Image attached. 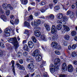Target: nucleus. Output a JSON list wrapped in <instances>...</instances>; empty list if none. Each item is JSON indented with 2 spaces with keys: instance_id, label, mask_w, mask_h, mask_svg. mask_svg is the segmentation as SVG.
Segmentation results:
<instances>
[{
  "instance_id": "7c9ffc66",
  "label": "nucleus",
  "mask_w": 77,
  "mask_h": 77,
  "mask_svg": "<svg viewBox=\"0 0 77 77\" xmlns=\"http://www.w3.org/2000/svg\"><path fill=\"white\" fill-rule=\"evenodd\" d=\"M76 35H77V33L75 31H73L71 32V35L72 36H75Z\"/></svg>"
},
{
  "instance_id": "bb28decb",
  "label": "nucleus",
  "mask_w": 77,
  "mask_h": 77,
  "mask_svg": "<svg viewBox=\"0 0 77 77\" xmlns=\"http://www.w3.org/2000/svg\"><path fill=\"white\" fill-rule=\"evenodd\" d=\"M21 1L22 4V5H27L28 1L27 0H20Z\"/></svg>"
},
{
  "instance_id": "58836bf2",
  "label": "nucleus",
  "mask_w": 77,
  "mask_h": 77,
  "mask_svg": "<svg viewBox=\"0 0 77 77\" xmlns=\"http://www.w3.org/2000/svg\"><path fill=\"white\" fill-rule=\"evenodd\" d=\"M46 4L45 1H42L40 2V5L41 6H44Z\"/></svg>"
},
{
  "instance_id": "cd10ccee",
  "label": "nucleus",
  "mask_w": 77,
  "mask_h": 77,
  "mask_svg": "<svg viewBox=\"0 0 77 77\" xmlns=\"http://www.w3.org/2000/svg\"><path fill=\"white\" fill-rule=\"evenodd\" d=\"M64 38L66 40H69L70 38V36L68 35H66L64 36Z\"/></svg>"
},
{
  "instance_id": "f3484780",
  "label": "nucleus",
  "mask_w": 77,
  "mask_h": 77,
  "mask_svg": "<svg viewBox=\"0 0 77 77\" xmlns=\"http://www.w3.org/2000/svg\"><path fill=\"white\" fill-rule=\"evenodd\" d=\"M35 57V60L37 62H40L42 59V57L41 55H37Z\"/></svg>"
},
{
  "instance_id": "4be33fe9",
  "label": "nucleus",
  "mask_w": 77,
  "mask_h": 77,
  "mask_svg": "<svg viewBox=\"0 0 77 77\" xmlns=\"http://www.w3.org/2000/svg\"><path fill=\"white\" fill-rule=\"evenodd\" d=\"M44 26L45 27L48 31H49V30H51V29H50V26H48L47 23H45L44 24Z\"/></svg>"
},
{
  "instance_id": "f704fd0d",
  "label": "nucleus",
  "mask_w": 77,
  "mask_h": 77,
  "mask_svg": "<svg viewBox=\"0 0 77 77\" xmlns=\"http://www.w3.org/2000/svg\"><path fill=\"white\" fill-rule=\"evenodd\" d=\"M33 19V16L32 15H31L29 16V17L28 19V21H32Z\"/></svg>"
},
{
  "instance_id": "c85d7f7f",
  "label": "nucleus",
  "mask_w": 77,
  "mask_h": 77,
  "mask_svg": "<svg viewBox=\"0 0 77 77\" xmlns=\"http://www.w3.org/2000/svg\"><path fill=\"white\" fill-rule=\"evenodd\" d=\"M6 46L8 50H11L12 49V46L9 44H6Z\"/></svg>"
},
{
  "instance_id": "1a4fd4ad",
  "label": "nucleus",
  "mask_w": 77,
  "mask_h": 77,
  "mask_svg": "<svg viewBox=\"0 0 77 77\" xmlns=\"http://www.w3.org/2000/svg\"><path fill=\"white\" fill-rule=\"evenodd\" d=\"M35 65L33 63H30L27 65V68L30 70L31 72H33L35 71Z\"/></svg>"
},
{
  "instance_id": "20e7f679",
  "label": "nucleus",
  "mask_w": 77,
  "mask_h": 77,
  "mask_svg": "<svg viewBox=\"0 0 77 77\" xmlns=\"http://www.w3.org/2000/svg\"><path fill=\"white\" fill-rule=\"evenodd\" d=\"M15 28H13L12 26H11L9 28H6L4 30L5 33V35L6 36H9L11 34V31H14Z\"/></svg>"
},
{
  "instance_id": "338daca9",
  "label": "nucleus",
  "mask_w": 77,
  "mask_h": 77,
  "mask_svg": "<svg viewBox=\"0 0 77 77\" xmlns=\"http://www.w3.org/2000/svg\"><path fill=\"white\" fill-rule=\"evenodd\" d=\"M31 10H32V8H31V7H29L28 8V11H31Z\"/></svg>"
},
{
  "instance_id": "a878e982",
  "label": "nucleus",
  "mask_w": 77,
  "mask_h": 77,
  "mask_svg": "<svg viewBox=\"0 0 77 77\" xmlns=\"http://www.w3.org/2000/svg\"><path fill=\"white\" fill-rule=\"evenodd\" d=\"M23 49L24 50H26L27 51H29L30 50L29 49V48L27 45H25L23 47Z\"/></svg>"
},
{
  "instance_id": "aec40b11",
  "label": "nucleus",
  "mask_w": 77,
  "mask_h": 77,
  "mask_svg": "<svg viewBox=\"0 0 77 77\" xmlns=\"http://www.w3.org/2000/svg\"><path fill=\"white\" fill-rule=\"evenodd\" d=\"M63 28L64 29L63 30L64 33L66 32H68L69 31V28L68 26H66L65 25H63Z\"/></svg>"
},
{
  "instance_id": "c03bdc74",
  "label": "nucleus",
  "mask_w": 77,
  "mask_h": 77,
  "mask_svg": "<svg viewBox=\"0 0 77 77\" xmlns=\"http://www.w3.org/2000/svg\"><path fill=\"white\" fill-rule=\"evenodd\" d=\"M76 53L75 52H73L71 54V56L72 57H75V56H76Z\"/></svg>"
},
{
  "instance_id": "0eeeda50",
  "label": "nucleus",
  "mask_w": 77,
  "mask_h": 77,
  "mask_svg": "<svg viewBox=\"0 0 77 77\" xmlns=\"http://www.w3.org/2000/svg\"><path fill=\"white\" fill-rule=\"evenodd\" d=\"M2 6L4 9L6 10L8 8L11 10H13V7L9 4L8 5L6 3H4L3 4Z\"/></svg>"
},
{
  "instance_id": "ea45409f",
  "label": "nucleus",
  "mask_w": 77,
  "mask_h": 77,
  "mask_svg": "<svg viewBox=\"0 0 77 77\" xmlns=\"http://www.w3.org/2000/svg\"><path fill=\"white\" fill-rule=\"evenodd\" d=\"M0 46L2 48H5V45L3 44V43L2 42H0Z\"/></svg>"
},
{
  "instance_id": "f257e3e1",
  "label": "nucleus",
  "mask_w": 77,
  "mask_h": 77,
  "mask_svg": "<svg viewBox=\"0 0 77 77\" xmlns=\"http://www.w3.org/2000/svg\"><path fill=\"white\" fill-rule=\"evenodd\" d=\"M60 60L59 58H56L54 61V64L55 66L54 67V65L53 64H51L49 66V68L50 69V71L52 73H53L55 72L56 69H58L59 68V65H60Z\"/></svg>"
},
{
  "instance_id": "603ef678",
  "label": "nucleus",
  "mask_w": 77,
  "mask_h": 77,
  "mask_svg": "<svg viewBox=\"0 0 77 77\" xmlns=\"http://www.w3.org/2000/svg\"><path fill=\"white\" fill-rule=\"evenodd\" d=\"M73 63L74 65H77V61L76 60H73Z\"/></svg>"
},
{
  "instance_id": "a211bd4d",
  "label": "nucleus",
  "mask_w": 77,
  "mask_h": 77,
  "mask_svg": "<svg viewBox=\"0 0 77 77\" xmlns=\"http://www.w3.org/2000/svg\"><path fill=\"white\" fill-rule=\"evenodd\" d=\"M57 43L56 42H53L51 44V46L53 47L55 49L57 48Z\"/></svg>"
},
{
  "instance_id": "4d7b16f0",
  "label": "nucleus",
  "mask_w": 77,
  "mask_h": 77,
  "mask_svg": "<svg viewBox=\"0 0 77 77\" xmlns=\"http://www.w3.org/2000/svg\"><path fill=\"white\" fill-rule=\"evenodd\" d=\"M59 77H66V76L65 75H60Z\"/></svg>"
},
{
  "instance_id": "69168bd1",
  "label": "nucleus",
  "mask_w": 77,
  "mask_h": 77,
  "mask_svg": "<svg viewBox=\"0 0 77 77\" xmlns=\"http://www.w3.org/2000/svg\"><path fill=\"white\" fill-rule=\"evenodd\" d=\"M74 39L76 41H77V36L75 37Z\"/></svg>"
},
{
  "instance_id": "052dcab7",
  "label": "nucleus",
  "mask_w": 77,
  "mask_h": 77,
  "mask_svg": "<svg viewBox=\"0 0 77 77\" xmlns=\"http://www.w3.org/2000/svg\"><path fill=\"white\" fill-rule=\"evenodd\" d=\"M2 51L0 50V56H2Z\"/></svg>"
},
{
  "instance_id": "ddd939ff",
  "label": "nucleus",
  "mask_w": 77,
  "mask_h": 77,
  "mask_svg": "<svg viewBox=\"0 0 77 77\" xmlns=\"http://www.w3.org/2000/svg\"><path fill=\"white\" fill-rule=\"evenodd\" d=\"M49 7L51 9H52V8H53V6L52 4H50L48 5H46L44 7L45 10H47L49 9Z\"/></svg>"
},
{
  "instance_id": "72a5a7b5",
  "label": "nucleus",
  "mask_w": 77,
  "mask_h": 77,
  "mask_svg": "<svg viewBox=\"0 0 77 77\" xmlns=\"http://www.w3.org/2000/svg\"><path fill=\"white\" fill-rule=\"evenodd\" d=\"M41 38L42 39L44 40V41L47 40V38H46V37H45V35H42L41 37Z\"/></svg>"
},
{
  "instance_id": "e2e57ef3",
  "label": "nucleus",
  "mask_w": 77,
  "mask_h": 77,
  "mask_svg": "<svg viewBox=\"0 0 77 77\" xmlns=\"http://www.w3.org/2000/svg\"><path fill=\"white\" fill-rule=\"evenodd\" d=\"M54 3H57V0H53Z\"/></svg>"
},
{
  "instance_id": "4c0bfd02",
  "label": "nucleus",
  "mask_w": 77,
  "mask_h": 77,
  "mask_svg": "<svg viewBox=\"0 0 77 77\" xmlns=\"http://www.w3.org/2000/svg\"><path fill=\"white\" fill-rule=\"evenodd\" d=\"M10 10H6L5 14L7 16H8V15H9V14H10Z\"/></svg>"
},
{
  "instance_id": "a18cd8bd",
  "label": "nucleus",
  "mask_w": 77,
  "mask_h": 77,
  "mask_svg": "<svg viewBox=\"0 0 77 77\" xmlns=\"http://www.w3.org/2000/svg\"><path fill=\"white\" fill-rule=\"evenodd\" d=\"M63 43L65 46H66L67 45H68V42L66 41H64L63 42Z\"/></svg>"
},
{
  "instance_id": "2f4dec72",
  "label": "nucleus",
  "mask_w": 77,
  "mask_h": 77,
  "mask_svg": "<svg viewBox=\"0 0 77 77\" xmlns=\"http://www.w3.org/2000/svg\"><path fill=\"white\" fill-rule=\"evenodd\" d=\"M32 39L34 42L36 43L37 40H36V38H35V36H32Z\"/></svg>"
},
{
  "instance_id": "8fccbe9b",
  "label": "nucleus",
  "mask_w": 77,
  "mask_h": 77,
  "mask_svg": "<svg viewBox=\"0 0 77 77\" xmlns=\"http://www.w3.org/2000/svg\"><path fill=\"white\" fill-rule=\"evenodd\" d=\"M77 47L76 46V45H73L72 46V49H75Z\"/></svg>"
},
{
  "instance_id": "a19ab883",
  "label": "nucleus",
  "mask_w": 77,
  "mask_h": 77,
  "mask_svg": "<svg viewBox=\"0 0 77 77\" xmlns=\"http://www.w3.org/2000/svg\"><path fill=\"white\" fill-rule=\"evenodd\" d=\"M74 13L73 12H72V13L69 16L71 18H72L74 17Z\"/></svg>"
},
{
  "instance_id": "412c9836",
  "label": "nucleus",
  "mask_w": 77,
  "mask_h": 77,
  "mask_svg": "<svg viewBox=\"0 0 77 77\" xmlns=\"http://www.w3.org/2000/svg\"><path fill=\"white\" fill-rule=\"evenodd\" d=\"M16 65H17L18 68L20 69H22V70H24L25 69L23 66L20 65V64L18 63L16 64Z\"/></svg>"
},
{
  "instance_id": "3c124183",
  "label": "nucleus",
  "mask_w": 77,
  "mask_h": 77,
  "mask_svg": "<svg viewBox=\"0 0 77 77\" xmlns=\"http://www.w3.org/2000/svg\"><path fill=\"white\" fill-rule=\"evenodd\" d=\"M10 23L11 24H12V25H14V21L13 20H11L10 21Z\"/></svg>"
},
{
  "instance_id": "680f3d73",
  "label": "nucleus",
  "mask_w": 77,
  "mask_h": 77,
  "mask_svg": "<svg viewBox=\"0 0 77 77\" xmlns=\"http://www.w3.org/2000/svg\"><path fill=\"white\" fill-rule=\"evenodd\" d=\"M57 48L56 49H58V50H60L61 49V47L59 46L58 47H57Z\"/></svg>"
},
{
  "instance_id": "5fc2aeb1",
  "label": "nucleus",
  "mask_w": 77,
  "mask_h": 77,
  "mask_svg": "<svg viewBox=\"0 0 77 77\" xmlns=\"http://www.w3.org/2000/svg\"><path fill=\"white\" fill-rule=\"evenodd\" d=\"M19 62L20 63L22 64V63H23V60L22 59H20L19 60Z\"/></svg>"
},
{
  "instance_id": "37998d69",
  "label": "nucleus",
  "mask_w": 77,
  "mask_h": 77,
  "mask_svg": "<svg viewBox=\"0 0 77 77\" xmlns=\"http://www.w3.org/2000/svg\"><path fill=\"white\" fill-rule=\"evenodd\" d=\"M46 10H45V9L44 8V7H43L40 10V11L42 12V13H44V12H45V11Z\"/></svg>"
},
{
  "instance_id": "6e6d98bb",
  "label": "nucleus",
  "mask_w": 77,
  "mask_h": 77,
  "mask_svg": "<svg viewBox=\"0 0 77 77\" xmlns=\"http://www.w3.org/2000/svg\"><path fill=\"white\" fill-rule=\"evenodd\" d=\"M72 48L71 47V45H69L68 47V49L69 50H70Z\"/></svg>"
},
{
  "instance_id": "39448f33",
  "label": "nucleus",
  "mask_w": 77,
  "mask_h": 77,
  "mask_svg": "<svg viewBox=\"0 0 77 77\" xmlns=\"http://www.w3.org/2000/svg\"><path fill=\"white\" fill-rule=\"evenodd\" d=\"M0 17L2 20L6 22L7 21V18L6 17L5 15V13L2 10V7L0 6Z\"/></svg>"
},
{
  "instance_id": "423d86ee",
  "label": "nucleus",
  "mask_w": 77,
  "mask_h": 77,
  "mask_svg": "<svg viewBox=\"0 0 77 77\" xmlns=\"http://www.w3.org/2000/svg\"><path fill=\"white\" fill-rule=\"evenodd\" d=\"M34 29H36V30H37L34 31V34L35 35V36H36V37H39V36H41V32L39 31L41 29H40V27H34Z\"/></svg>"
},
{
  "instance_id": "c756f323",
  "label": "nucleus",
  "mask_w": 77,
  "mask_h": 77,
  "mask_svg": "<svg viewBox=\"0 0 77 77\" xmlns=\"http://www.w3.org/2000/svg\"><path fill=\"white\" fill-rule=\"evenodd\" d=\"M56 27L57 30H60L62 27V25L61 24L58 25Z\"/></svg>"
},
{
  "instance_id": "13d9d810",
  "label": "nucleus",
  "mask_w": 77,
  "mask_h": 77,
  "mask_svg": "<svg viewBox=\"0 0 77 77\" xmlns=\"http://www.w3.org/2000/svg\"><path fill=\"white\" fill-rule=\"evenodd\" d=\"M31 5H32V6H35V2H32L31 3Z\"/></svg>"
},
{
  "instance_id": "09e8293b",
  "label": "nucleus",
  "mask_w": 77,
  "mask_h": 77,
  "mask_svg": "<svg viewBox=\"0 0 77 77\" xmlns=\"http://www.w3.org/2000/svg\"><path fill=\"white\" fill-rule=\"evenodd\" d=\"M62 6L63 7V10H65V11H67V9L65 8H66V6H65L64 5H62Z\"/></svg>"
},
{
  "instance_id": "864d4df0",
  "label": "nucleus",
  "mask_w": 77,
  "mask_h": 77,
  "mask_svg": "<svg viewBox=\"0 0 77 77\" xmlns=\"http://www.w3.org/2000/svg\"><path fill=\"white\" fill-rule=\"evenodd\" d=\"M23 56H26L27 55V52H24L23 53Z\"/></svg>"
},
{
  "instance_id": "9b49d317",
  "label": "nucleus",
  "mask_w": 77,
  "mask_h": 77,
  "mask_svg": "<svg viewBox=\"0 0 77 77\" xmlns=\"http://www.w3.org/2000/svg\"><path fill=\"white\" fill-rule=\"evenodd\" d=\"M51 32L52 34H55L57 33V30L55 25H52L51 29Z\"/></svg>"
},
{
  "instance_id": "f8f14e48",
  "label": "nucleus",
  "mask_w": 77,
  "mask_h": 77,
  "mask_svg": "<svg viewBox=\"0 0 77 77\" xmlns=\"http://www.w3.org/2000/svg\"><path fill=\"white\" fill-rule=\"evenodd\" d=\"M62 69L63 71H67V66L65 63H64L62 64Z\"/></svg>"
},
{
  "instance_id": "f03ea898",
  "label": "nucleus",
  "mask_w": 77,
  "mask_h": 77,
  "mask_svg": "<svg viewBox=\"0 0 77 77\" xmlns=\"http://www.w3.org/2000/svg\"><path fill=\"white\" fill-rule=\"evenodd\" d=\"M57 17L58 19H60V20H58L57 23L59 24H66V21L68 20V17L65 16H63V14L62 13L58 14L57 16Z\"/></svg>"
},
{
  "instance_id": "c9c22d12",
  "label": "nucleus",
  "mask_w": 77,
  "mask_h": 77,
  "mask_svg": "<svg viewBox=\"0 0 77 77\" xmlns=\"http://www.w3.org/2000/svg\"><path fill=\"white\" fill-rule=\"evenodd\" d=\"M72 11H71L69 10L67 11L66 13V15H67V16H68V15H71V14L72 13Z\"/></svg>"
},
{
  "instance_id": "7ed1b4c3",
  "label": "nucleus",
  "mask_w": 77,
  "mask_h": 77,
  "mask_svg": "<svg viewBox=\"0 0 77 77\" xmlns=\"http://www.w3.org/2000/svg\"><path fill=\"white\" fill-rule=\"evenodd\" d=\"M8 41H12V44L14 45L15 49H17L19 47L18 43L17 41V39L16 37L14 38H8L7 39Z\"/></svg>"
},
{
  "instance_id": "774afa93",
  "label": "nucleus",
  "mask_w": 77,
  "mask_h": 77,
  "mask_svg": "<svg viewBox=\"0 0 77 77\" xmlns=\"http://www.w3.org/2000/svg\"><path fill=\"white\" fill-rule=\"evenodd\" d=\"M48 74L47 73L46 74H45V75H44V77H48Z\"/></svg>"
},
{
  "instance_id": "393cba45",
  "label": "nucleus",
  "mask_w": 77,
  "mask_h": 77,
  "mask_svg": "<svg viewBox=\"0 0 77 77\" xmlns=\"http://www.w3.org/2000/svg\"><path fill=\"white\" fill-rule=\"evenodd\" d=\"M29 31L30 30H27V29H25L24 32V34H26L28 36H30V33H29Z\"/></svg>"
},
{
  "instance_id": "9d476101",
  "label": "nucleus",
  "mask_w": 77,
  "mask_h": 77,
  "mask_svg": "<svg viewBox=\"0 0 77 77\" xmlns=\"http://www.w3.org/2000/svg\"><path fill=\"white\" fill-rule=\"evenodd\" d=\"M40 51L38 50L34 51L32 54V55L33 57H36L39 55H40Z\"/></svg>"
},
{
  "instance_id": "79ce46f5",
  "label": "nucleus",
  "mask_w": 77,
  "mask_h": 77,
  "mask_svg": "<svg viewBox=\"0 0 77 77\" xmlns=\"http://www.w3.org/2000/svg\"><path fill=\"white\" fill-rule=\"evenodd\" d=\"M14 23L16 24H18L19 23V20L17 19H16L14 21Z\"/></svg>"
},
{
  "instance_id": "2eb2a0df",
  "label": "nucleus",
  "mask_w": 77,
  "mask_h": 77,
  "mask_svg": "<svg viewBox=\"0 0 77 77\" xmlns=\"http://www.w3.org/2000/svg\"><path fill=\"white\" fill-rule=\"evenodd\" d=\"M11 63H12V67L13 68L12 69V71L13 72V74L14 75H16L17 74L15 73V69H14V61L12 60L11 61Z\"/></svg>"
},
{
  "instance_id": "49530a36",
  "label": "nucleus",
  "mask_w": 77,
  "mask_h": 77,
  "mask_svg": "<svg viewBox=\"0 0 77 77\" xmlns=\"http://www.w3.org/2000/svg\"><path fill=\"white\" fill-rule=\"evenodd\" d=\"M54 53L56 54H57V55H59L60 54V52L58 51H55Z\"/></svg>"
},
{
  "instance_id": "6ab92c4d",
  "label": "nucleus",
  "mask_w": 77,
  "mask_h": 77,
  "mask_svg": "<svg viewBox=\"0 0 77 77\" xmlns=\"http://www.w3.org/2000/svg\"><path fill=\"white\" fill-rule=\"evenodd\" d=\"M68 71L69 72H71L73 71V67L71 65H69L68 66Z\"/></svg>"
},
{
  "instance_id": "4468645a",
  "label": "nucleus",
  "mask_w": 77,
  "mask_h": 77,
  "mask_svg": "<svg viewBox=\"0 0 77 77\" xmlns=\"http://www.w3.org/2000/svg\"><path fill=\"white\" fill-rule=\"evenodd\" d=\"M26 61L28 63L29 62H33V59L31 57L29 56L26 57Z\"/></svg>"
},
{
  "instance_id": "6e6552de",
  "label": "nucleus",
  "mask_w": 77,
  "mask_h": 77,
  "mask_svg": "<svg viewBox=\"0 0 77 77\" xmlns=\"http://www.w3.org/2000/svg\"><path fill=\"white\" fill-rule=\"evenodd\" d=\"M41 24V20L35 19L34 21V23L33 22H32L31 23V24L33 27L34 26H38L39 24Z\"/></svg>"
},
{
  "instance_id": "b1692460",
  "label": "nucleus",
  "mask_w": 77,
  "mask_h": 77,
  "mask_svg": "<svg viewBox=\"0 0 77 77\" xmlns=\"http://www.w3.org/2000/svg\"><path fill=\"white\" fill-rule=\"evenodd\" d=\"M24 25L25 26H26V27H27L28 28H29V27H30V23L27 21H25L24 22Z\"/></svg>"
},
{
  "instance_id": "dca6fc26",
  "label": "nucleus",
  "mask_w": 77,
  "mask_h": 77,
  "mask_svg": "<svg viewBox=\"0 0 77 77\" xmlns=\"http://www.w3.org/2000/svg\"><path fill=\"white\" fill-rule=\"evenodd\" d=\"M28 45L29 48H32L34 46V44L32 41H29L28 42Z\"/></svg>"
},
{
  "instance_id": "bf43d9fd",
  "label": "nucleus",
  "mask_w": 77,
  "mask_h": 77,
  "mask_svg": "<svg viewBox=\"0 0 77 77\" xmlns=\"http://www.w3.org/2000/svg\"><path fill=\"white\" fill-rule=\"evenodd\" d=\"M35 17H37L38 15V12H36L35 13Z\"/></svg>"
},
{
  "instance_id": "de8ad7c7",
  "label": "nucleus",
  "mask_w": 77,
  "mask_h": 77,
  "mask_svg": "<svg viewBox=\"0 0 77 77\" xmlns=\"http://www.w3.org/2000/svg\"><path fill=\"white\" fill-rule=\"evenodd\" d=\"M18 54H17V55L18 56V57H19L20 56H22V53L18 52Z\"/></svg>"
},
{
  "instance_id": "473e14b6",
  "label": "nucleus",
  "mask_w": 77,
  "mask_h": 77,
  "mask_svg": "<svg viewBox=\"0 0 77 77\" xmlns=\"http://www.w3.org/2000/svg\"><path fill=\"white\" fill-rule=\"evenodd\" d=\"M54 8L55 11H58L60 9V7L58 5H56L54 7Z\"/></svg>"
},
{
  "instance_id": "5701e85b",
  "label": "nucleus",
  "mask_w": 77,
  "mask_h": 77,
  "mask_svg": "<svg viewBox=\"0 0 77 77\" xmlns=\"http://www.w3.org/2000/svg\"><path fill=\"white\" fill-rule=\"evenodd\" d=\"M46 18H50L51 20H54V15L53 14H51L49 16H47L46 17Z\"/></svg>"
},
{
  "instance_id": "0e129e2a",
  "label": "nucleus",
  "mask_w": 77,
  "mask_h": 77,
  "mask_svg": "<svg viewBox=\"0 0 77 77\" xmlns=\"http://www.w3.org/2000/svg\"><path fill=\"white\" fill-rule=\"evenodd\" d=\"M27 11H26L25 13V14L24 16V17L25 18H26V15H27Z\"/></svg>"
},
{
  "instance_id": "e433bc0d",
  "label": "nucleus",
  "mask_w": 77,
  "mask_h": 77,
  "mask_svg": "<svg viewBox=\"0 0 77 77\" xmlns=\"http://www.w3.org/2000/svg\"><path fill=\"white\" fill-rule=\"evenodd\" d=\"M58 38V35H55V36H53L52 37V40H54L55 39H56Z\"/></svg>"
}]
</instances>
